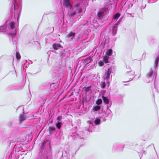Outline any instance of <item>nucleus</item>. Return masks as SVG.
<instances>
[{"label":"nucleus","mask_w":159,"mask_h":159,"mask_svg":"<svg viewBox=\"0 0 159 159\" xmlns=\"http://www.w3.org/2000/svg\"><path fill=\"white\" fill-rule=\"evenodd\" d=\"M62 122H57L56 123V127L58 129H60L61 126Z\"/></svg>","instance_id":"obj_29"},{"label":"nucleus","mask_w":159,"mask_h":159,"mask_svg":"<svg viewBox=\"0 0 159 159\" xmlns=\"http://www.w3.org/2000/svg\"><path fill=\"white\" fill-rule=\"evenodd\" d=\"M26 63H24L23 65V67L24 68H26L27 67H28L29 65L30 64L29 62H27V60H26Z\"/></svg>","instance_id":"obj_36"},{"label":"nucleus","mask_w":159,"mask_h":159,"mask_svg":"<svg viewBox=\"0 0 159 159\" xmlns=\"http://www.w3.org/2000/svg\"><path fill=\"white\" fill-rule=\"evenodd\" d=\"M134 77L132 79L130 78L129 80V81H123V83H127V82H128L129 81H131L134 79Z\"/></svg>","instance_id":"obj_42"},{"label":"nucleus","mask_w":159,"mask_h":159,"mask_svg":"<svg viewBox=\"0 0 159 159\" xmlns=\"http://www.w3.org/2000/svg\"><path fill=\"white\" fill-rule=\"evenodd\" d=\"M16 137L15 132L11 129L3 133L0 138L1 142L7 144L11 143V142L15 141Z\"/></svg>","instance_id":"obj_1"},{"label":"nucleus","mask_w":159,"mask_h":159,"mask_svg":"<svg viewBox=\"0 0 159 159\" xmlns=\"http://www.w3.org/2000/svg\"><path fill=\"white\" fill-rule=\"evenodd\" d=\"M52 47L55 50H57L60 48H63L62 46L59 43H54L53 44Z\"/></svg>","instance_id":"obj_16"},{"label":"nucleus","mask_w":159,"mask_h":159,"mask_svg":"<svg viewBox=\"0 0 159 159\" xmlns=\"http://www.w3.org/2000/svg\"><path fill=\"white\" fill-rule=\"evenodd\" d=\"M109 12V10L107 7H104L102 8L97 13V16L99 20H102L105 16Z\"/></svg>","instance_id":"obj_5"},{"label":"nucleus","mask_w":159,"mask_h":159,"mask_svg":"<svg viewBox=\"0 0 159 159\" xmlns=\"http://www.w3.org/2000/svg\"><path fill=\"white\" fill-rule=\"evenodd\" d=\"M119 25H117L116 23L115 25L112 26V33L113 36H115L117 33V27Z\"/></svg>","instance_id":"obj_17"},{"label":"nucleus","mask_w":159,"mask_h":159,"mask_svg":"<svg viewBox=\"0 0 159 159\" xmlns=\"http://www.w3.org/2000/svg\"><path fill=\"white\" fill-rule=\"evenodd\" d=\"M14 72H15L16 73V71H15Z\"/></svg>","instance_id":"obj_51"},{"label":"nucleus","mask_w":159,"mask_h":159,"mask_svg":"<svg viewBox=\"0 0 159 159\" xmlns=\"http://www.w3.org/2000/svg\"><path fill=\"white\" fill-rule=\"evenodd\" d=\"M103 61L105 63H107L108 62V57L104 56L103 58Z\"/></svg>","instance_id":"obj_31"},{"label":"nucleus","mask_w":159,"mask_h":159,"mask_svg":"<svg viewBox=\"0 0 159 159\" xmlns=\"http://www.w3.org/2000/svg\"><path fill=\"white\" fill-rule=\"evenodd\" d=\"M101 88L102 89H104L105 88L106 86V84L105 82H102L100 84Z\"/></svg>","instance_id":"obj_32"},{"label":"nucleus","mask_w":159,"mask_h":159,"mask_svg":"<svg viewBox=\"0 0 159 159\" xmlns=\"http://www.w3.org/2000/svg\"><path fill=\"white\" fill-rule=\"evenodd\" d=\"M154 86H155V88L156 89V91L158 93V90L156 88V85L155 83Z\"/></svg>","instance_id":"obj_43"},{"label":"nucleus","mask_w":159,"mask_h":159,"mask_svg":"<svg viewBox=\"0 0 159 159\" xmlns=\"http://www.w3.org/2000/svg\"><path fill=\"white\" fill-rule=\"evenodd\" d=\"M125 85H128V84H125Z\"/></svg>","instance_id":"obj_50"},{"label":"nucleus","mask_w":159,"mask_h":159,"mask_svg":"<svg viewBox=\"0 0 159 159\" xmlns=\"http://www.w3.org/2000/svg\"><path fill=\"white\" fill-rule=\"evenodd\" d=\"M16 32L15 31V33H9L8 35L11 38L13 42V45H14L16 48L17 47V38L16 36Z\"/></svg>","instance_id":"obj_10"},{"label":"nucleus","mask_w":159,"mask_h":159,"mask_svg":"<svg viewBox=\"0 0 159 159\" xmlns=\"http://www.w3.org/2000/svg\"><path fill=\"white\" fill-rule=\"evenodd\" d=\"M80 4V3H76L74 5V7L77 9L79 7Z\"/></svg>","instance_id":"obj_37"},{"label":"nucleus","mask_w":159,"mask_h":159,"mask_svg":"<svg viewBox=\"0 0 159 159\" xmlns=\"http://www.w3.org/2000/svg\"><path fill=\"white\" fill-rule=\"evenodd\" d=\"M102 100L101 99H98L96 102L95 105L99 106H102Z\"/></svg>","instance_id":"obj_26"},{"label":"nucleus","mask_w":159,"mask_h":159,"mask_svg":"<svg viewBox=\"0 0 159 159\" xmlns=\"http://www.w3.org/2000/svg\"><path fill=\"white\" fill-rule=\"evenodd\" d=\"M52 77L55 80H56L57 79H59V75L55 72H53L52 74Z\"/></svg>","instance_id":"obj_25"},{"label":"nucleus","mask_w":159,"mask_h":159,"mask_svg":"<svg viewBox=\"0 0 159 159\" xmlns=\"http://www.w3.org/2000/svg\"><path fill=\"white\" fill-rule=\"evenodd\" d=\"M75 33L71 32L68 35L67 37L69 39L72 40L75 37Z\"/></svg>","instance_id":"obj_23"},{"label":"nucleus","mask_w":159,"mask_h":159,"mask_svg":"<svg viewBox=\"0 0 159 159\" xmlns=\"http://www.w3.org/2000/svg\"><path fill=\"white\" fill-rule=\"evenodd\" d=\"M25 113L23 112V114H20L19 116V120L20 122H22L24 121L26 118V116L25 115Z\"/></svg>","instance_id":"obj_19"},{"label":"nucleus","mask_w":159,"mask_h":159,"mask_svg":"<svg viewBox=\"0 0 159 159\" xmlns=\"http://www.w3.org/2000/svg\"><path fill=\"white\" fill-rule=\"evenodd\" d=\"M16 57L17 60L20 59V55L19 52H16Z\"/></svg>","instance_id":"obj_34"},{"label":"nucleus","mask_w":159,"mask_h":159,"mask_svg":"<svg viewBox=\"0 0 159 159\" xmlns=\"http://www.w3.org/2000/svg\"><path fill=\"white\" fill-rule=\"evenodd\" d=\"M15 3L16 5V7H17L16 9V7L14 4L13 3L12 6L13 7L14 10V15H17L18 19L20 15L22 7V0H14Z\"/></svg>","instance_id":"obj_4"},{"label":"nucleus","mask_w":159,"mask_h":159,"mask_svg":"<svg viewBox=\"0 0 159 159\" xmlns=\"http://www.w3.org/2000/svg\"><path fill=\"white\" fill-rule=\"evenodd\" d=\"M82 11V9L81 7L78 10V12L79 13H80Z\"/></svg>","instance_id":"obj_41"},{"label":"nucleus","mask_w":159,"mask_h":159,"mask_svg":"<svg viewBox=\"0 0 159 159\" xmlns=\"http://www.w3.org/2000/svg\"><path fill=\"white\" fill-rule=\"evenodd\" d=\"M102 98L105 104L107 105V109L110 107L111 105L112 102L110 101L107 97H105L104 95H102Z\"/></svg>","instance_id":"obj_9"},{"label":"nucleus","mask_w":159,"mask_h":159,"mask_svg":"<svg viewBox=\"0 0 159 159\" xmlns=\"http://www.w3.org/2000/svg\"><path fill=\"white\" fill-rule=\"evenodd\" d=\"M88 127L85 129L88 131H92L93 130V129L94 127L93 124V123H91L90 121H88Z\"/></svg>","instance_id":"obj_12"},{"label":"nucleus","mask_w":159,"mask_h":159,"mask_svg":"<svg viewBox=\"0 0 159 159\" xmlns=\"http://www.w3.org/2000/svg\"><path fill=\"white\" fill-rule=\"evenodd\" d=\"M111 77H112V75H111Z\"/></svg>","instance_id":"obj_53"},{"label":"nucleus","mask_w":159,"mask_h":159,"mask_svg":"<svg viewBox=\"0 0 159 159\" xmlns=\"http://www.w3.org/2000/svg\"><path fill=\"white\" fill-rule=\"evenodd\" d=\"M106 92V90H102L100 92V94H101L102 95H104Z\"/></svg>","instance_id":"obj_40"},{"label":"nucleus","mask_w":159,"mask_h":159,"mask_svg":"<svg viewBox=\"0 0 159 159\" xmlns=\"http://www.w3.org/2000/svg\"><path fill=\"white\" fill-rule=\"evenodd\" d=\"M71 10V11L70 12L69 14V16L70 17H73L75 15L76 13V11H74V9L72 8H72L70 9Z\"/></svg>","instance_id":"obj_24"},{"label":"nucleus","mask_w":159,"mask_h":159,"mask_svg":"<svg viewBox=\"0 0 159 159\" xmlns=\"http://www.w3.org/2000/svg\"><path fill=\"white\" fill-rule=\"evenodd\" d=\"M59 55L62 59L63 57L68 56L67 52L65 51V50H63L60 52Z\"/></svg>","instance_id":"obj_18"},{"label":"nucleus","mask_w":159,"mask_h":159,"mask_svg":"<svg viewBox=\"0 0 159 159\" xmlns=\"http://www.w3.org/2000/svg\"><path fill=\"white\" fill-rule=\"evenodd\" d=\"M100 122L101 120L99 118H96L94 121V123L96 125H98L100 124Z\"/></svg>","instance_id":"obj_30"},{"label":"nucleus","mask_w":159,"mask_h":159,"mask_svg":"<svg viewBox=\"0 0 159 159\" xmlns=\"http://www.w3.org/2000/svg\"><path fill=\"white\" fill-rule=\"evenodd\" d=\"M124 146V145L123 143H114L113 145L112 151L113 152L122 151L123 149Z\"/></svg>","instance_id":"obj_6"},{"label":"nucleus","mask_w":159,"mask_h":159,"mask_svg":"<svg viewBox=\"0 0 159 159\" xmlns=\"http://www.w3.org/2000/svg\"><path fill=\"white\" fill-rule=\"evenodd\" d=\"M107 112H108L106 115V116L104 117L103 120L105 121L106 120H110L111 119L112 116V114H111V111L108 109V110H107Z\"/></svg>","instance_id":"obj_14"},{"label":"nucleus","mask_w":159,"mask_h":159,"mask_svg":"<svg viewBox=\"0 0 159 159\" xmlns=\"http://www.w3.org/2000/svg\"><path fill=\"white\" fill-rule=\"evenodd\" d=\"M112 53V50L111 49H109L107 51L106 53V56L109 57L111 55Z\"/></svg>","instance_id":"obj_27"},{"label":"nucleus","mask_w":159,"mask_h":159,"mask_svg":"<svg viewBox=\"0 0 159 159\" xmlns=\"http://www.w3.org/2000/svg\"><path fill=\"white\" fill-rule=\"evenodd\" d=\"M7 28V26L6 25H1L0 26V33L1 32H6V30Z\"/></svg>","instance_id":"obj_22"},{"label":"nucleus","mask_w":159,"mask_h":159,"mask_svg":"<svg viewBox=\"0 0 159 159\" xmlns=\"http://www.w3.org/2000/svg\"><path fill=\"white\" fill-rule=\"evenodd\" d=\"M10 26L11 29H13L15 27V23L14 22H11L10 23Z\"/></svg>","instance_id":"obj_33"},{"label":"nucleus","mask_w":159,"mask_h":159,"mask_svg":"<svg viewBox=\"0 0 159 159\" xmlns=\"http://www.w3.org/2000/svg\"><path fill=\"white\" fill-rule=\"evenodd\" d=\"M64 153H65L66 154L67 159H74L75 158L74 156L75 155V153L74 152L72 153L70 152H69L68 153L67 151H62V156H63V154Z\"/></svg>","instance_id":"obj_11"},{"label":"nucleus","mask_w":159,"mask_h":159,"mask_svg":"<svg viewBox=\"0 0 159 159\" xmlns=\"http://www.w3.org/2000/svg\"><path fill=\"white\" fill-rule=\"evenodd\" d=\"M112 68L110 67L107 70H106L104 76V80H106L108 84V86L110 84L109 80L111 73L112 71Z\"/></svg>","instance_id":"obj_7"},{"label":"nucleus","mask_w":159,"mask_h":159,"mask_svg":"<svg viewBox=\"0 0 159 159\" xmlns=\"http://www.w3.org/2000/svg\"><path fill=\"white\" fill-rule=\"evenodd\" d=\"M145 151H143L142 153H145Z\"/></svg>","instance_id":"obj_47"},{"label":"nucleus","mask_w":159,"mask_h":159,"mask_svg":"<svg viewBox=\"0 0 159 159\" xmlns=\"http://www.w3.org/2000/svg\"><path fill=\"white\" fill-rule=\"evenodd\" d=\"M134 72H132V75H134Z\"/></svg>","instance_id":"obj_44"},{"label":"nucleus","mask_w":159,"mask_h":159,"mask_svg":"<svg viewBox=\"0 0 159 159\" xmlns=\"http://www.w3.org/2000/svg\"><path fill=\"white\" fill-rule=\"evenodd\" d=\"M92 59L91 57H89L83 61V63L85 64H88L92 62Z\"/></svg>","instance_id":"obj_21"},{"label":"nucleus","mask_w":159,"mask_h":159,"mask_svg":"<svg viewBox=\"0 0 159 159\" xmlns=\"http://www.w3.org/2000/svg\"><path fill=\"white\" fill-rule=\"evenodd\" d=\"M123 18V16H122L120 18V19L116 23L117 25H119L120 24V22L121 21V20Z\"/></svg>","instance_id":"obj_39"},{"label":"nucleus","mask_w":159,"mask_h":159,"mask_svg":"<svg viewBox=\"0 0 159 159\" xmlns=\"http://www.w3.org/2000/svg\"><path fill=\"white\" fill-rule=\"evenodd\" d=\"M59 85L57 82L53 83L50 84L49 83L46 82L43 83L39 87V89L43 91L44 94H46L49 92V89L53 90L57 88Z\"/></svg>","instance_id":"obj_3"},{"label":"nucleus","mask_w":159,"mask_h":159,"mask_svg":"<svg viewBox=\"0 0 159 159\" xmlns=\"http://www.w3.org/2000/svg\"><path fill=\"white\" fill-rule=\"evenodd\" d=\"M77 129V127H74L70 130L68 137L69 139H75L77 137H80V136L76 132Z\"/></svg>","instance_id":"obj_8"},{"label":"nucleus","mask_w":159,"mask_h":159,"mask_svg":"<svg viewBox=\"0 0 159 159\" xmlns=\"http://www.w3.org/2000/svg\"><path fill=\"white\" fill-rule=\"evenodd\" d=\"M56 128L53 126H50L49 127V131L50 134H52V132L55 130Z\"/></svg>","instance_id":"obj_28"},{"label":"nucleus","mask_w":159,"mask_h":159,"mask_svg":"<svg viewBox=\"0 0 159 159\" xmlns=\"http://www.w3.org/2000/svg\"><path fill=\"white\" fill-rule=\"evenodd\" d=\"M129 68H130V67L129 66H128V67H127V68L128 69H129Z\"/></svg>","instance_id":"obj_48"},{"label":"nucleus","mask_w":159,"mask_h":159,"mask_svg":"<svg viewBox=\"0 0 159 159\" xmlns=\"http://www.w3.org/2000/svg\"><path fill=\"white\" fill-rule=\"evenodd\" d=\"M158 0H154V2H156Z\"/></svg>","instance_id":"obj_46"},{"label":"nucleus","mask_w":159,"mask_h":159,"mask_svg":"<svg viewBox=\"0 0 159 159\" xmlns=\"http://www.w3.org/2000/svg\"><path fill=\"white\" fill-rule=\"evenodd\" d=\"M140 76V75L139 76V77Z\"/></svg>","instance_id":"obj_52"},{"label":"nucleus","mask_w":159,"mask_h":159,"mask_svg":"<svg viewBox=\"0 0 159 159\" xmlns=\"http://www.w3.org/2000/svg\"><path fill=\"white\" fill-rule=\"evenodd\" d=\"M70 0H63V6L66 8L69 7L70 9H71L72 7L70 3Z\"/></svg>","instance_id":"obj_13"},{"label":"nucleus","mask_w":159,"mask_h":159,"mask_svg":"<svg viewBox=\"0 0 159 159\" xmlns=\"http://www.w3.org/2000/svg\"><path fill=\"white\" fill-rule=\"evenodd\" d=\"M93 111L94 112L100 110H103V107L102 106H99L95 105L93 107Z\"/></svg>","instance_id":"obj_15"},{"label":"nucleus","mask_w":159,"mask_h":159,"mask_svg":"<svg viewBox=\"0 0 159 159\" xmlns=\"http://www.w3.org/2000/svg\"><path fill=\"white\" fill-rule=\"evenodd\" d=\"M110 3L109 4V5H110V6H111V5H112V3H111V2H110Z\"/></svg>","instance_id":"obj_45"},{"label":"nucleus","mask_w":159,"mask_h":159,"mask_svg":"<svg viewBox=\"0 0 159 159\" xmlns=\"http://www.w3.org/2000/svg\"><path fill=\"white\" fill-rule=\"evenodd\" d=\"M98 65L99 66H103L104 65V62L103 61H100L98 62Z\"/></svg>","instance_id":"obj_38"},{"label":"nucleus","mask_w":159,"mask_h":159,"mask_svg":"<svg viewBox=\"0 0 159 159\" xmlns=\"http://www.w3.org/2000/svg\"><path fill=\"white\" fill-rule=\"evenodd\" d=\"M62 119V117L61 116H59L57 118V122H62L61 121Z\"/></svg>","instance_id":"obj_35"},{"label":"nucleus","mask_w":159,"mask_h":159,"mask_svg":"<svg viewBox=\"0 0 159 159\" xmlns=\"http://www.w3.org/2000/svg\"><path fill=\"white\" fill-rule=\"evenodd\" d=\"M142 155L141 156L140 155H139V156L140 157H142Z\"/></svg>","instance_id":"obj_49"},{"label":"nucleus","mask_w":159,"mask_h":159,"mask_svg":"<svg viewBox=\"0 0 159 159\" xmlns=\"http://www.w3.org/2000/svg\"><path fill=\"white\" fill-rule=\"evenodd\" d=\"M120 13L118 12L115 14L113 17V19L112 20V22H116L118 18L120 16Z\"/></svg>","instance_id":"obj_20"},{"label":"nucleus","mask_w":159,"mask_h":159,"mask_svg":"<svg viewBox=\"0 0 159 159\" xmlns=\"http://www.w3.org/2000/svg\"><path fill=\"white\" fill-rule=\"evenodd\" d=\"M46 143H43L40 147L39 152L37 154L35 159H50L51 151L49 149L45 148Z\"/></svg>","instance_id":"obj_2"}]
</instances>
